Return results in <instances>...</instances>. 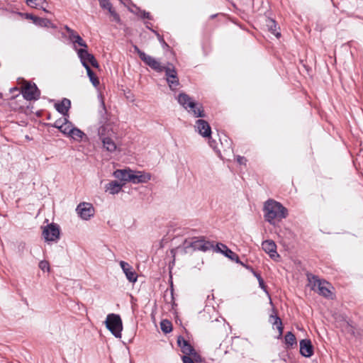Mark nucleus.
Returning a JSON list of instances; mask_svg holds the SVG:
<instances>
[{
	"instance_id": "obj_1",
	"label": "nucleus",
	"mask_w": 363,
	"mask_h": 363,
	"mask_svg": "<svg viewBox=\"0 0 363 363\" xmlns=\"http://www.w3.org/2000/svg\"><path fill=\"white\" fill-rule=\"evenodd\" d=\"M265 220L272 225L275 224L276 220H281L288 216V210L279 202L269 199L266 201L264 207Z\"/></svg>"
},
{
	"instance_id": "obj_2",
	"label": "nucleus",
	"mask_w": 363,
	"mask_h": 363,
	"mask_svg": "<svg viewBox=\"0 0 363 363\" xmlns=\"http://www.w3.org/2000/svg\"><path fill=\"white\" fill-rule=\"evenodd\" d=\"M177 101L184 108L188 110V112L195 118L206 117L203 105L194 101L186 93H180L178 95Z\"/></svg>"
},
{
	"instance_id": "obj_3",
	"label": "nucleus",
	"mask_w": 363,
	"mask_h": 363,
	"mask_svg": "<svg viewBox=\"0 0 363 363\" xmlns=\"http://www.w3.org/2000/svg\"><path fill=\"white\" fill-rule=\"evenodd\" d=\"M185 253H188L189 249H192L193 251L200 250L206 252L214 248V245L210 241L204 240L203 237L194 238L191 240L186 239L183 243Z\"/></svg>"
},
{
	"instance_id": "obj_4",
	"label": "nucleus",
	"mask_w": 363,
	"mask_h": 363,
	"mask_svg": "<svg viewBox=\"0 0 363 363\" xmlns=\"http://www.w3.org/2000/svg\"><path fill=\"white\" fill-rule=\"evenodd\" d=\"M106 328L116 337H121L123 323L121 316L118 314L110 313L105 320Z\"/></svg>"
},
{
	"instance_id": "obj_5",
	"label": "nucleus",
	"mask_w": 363,
	"mask_h": 363,
	"mask_svg": "<svg viewBox=\"0 0 363 363\" xmlns=\"http://www.w3.org/2000/svg\"><path fill=\"white\" fill-rule=\"evenodd\" d=\"M165 72L166 81L168 84L169 89L172 91H175L179 86V79L177 75V72L173 64L168 62L164 71Z\"/></svg>"
},
{
	"instance_id": "obj_6",
	"label": "nucleus",
	"mask_w": 363,
	"mask_h": 363,
	"mask_svg": "<svg viewBox=\"0 0 363 363\" xmlns=\"http://www.w3.org/2000/svg\"><path fill=\"white\" fill-rule=\"evenodd\" d=\"M42 235L46 242H57L60 239V226L55 223H51L43 228Z\"/></svg>"
},
{
	"instance_id": "obj_7",
	"label": "nucleus",
	"mask_w": 363,
	"mask_h": 363,
	"mask_svg": "<svg viewBox=\"0 0 363 363\" xmlns=\"http://www.w3.org/2000/svg\"><path fill=\"white\" fill-rule=\"evenodd\" d=\"M24 99L28 101L38 100L40 96V91L35 83L26 82L21 90Z\"/></svg>"
},
{
	"instance_id": "obj_8",
	"label": "nucleus",
	"mask_w": 363,
	"mask_h": 363,
	"mask_svg": "<svg viewBox=\"0 0 363 363\" xmlns=\"http://www.w3.org/2000/svg\"><path fill=\"white\" fill-rule=\"evenodd\" d=\"M313 279H314V281L312 289L314 291H318V293L320 295L325 298H330L332 296V292L329 289L330 284L325 280L320 279L316 276H313Z\"/></svg>"
},
{
	"instance_id": "obj_9",
	"label": "nucleus",
	"mask_w": 363,
	"mask_h": 363,
	"mask_svg": "<svg viewBox=\"0 0 363 363\" xmlns=\"http://www.w3.org/2000/svg\"><path fill=\"white\" fill-rule=\"evenodd\" d=\"M213 250L214 252H220L224 255L226 257L229 258L232 261L235 262L236 263H239L242 266H245V264H244L240 260L238 255L223 243H217L216 245H214Z\"/></svg>"
},
{
	"instance_id": "obj_10",
	"label": "nucleus",
	"mask_w": 363,
	"mask_h": 363,
	"mask_svg": "<svg viewBox=\"0 0 363 363\" xmlns=\"http://www.w3.org/2000/svg\"><path fill=\"white\" fill-rule=\"evenodd\" d=\"M77 54L83 66L84 63L85 65H89V63L95 68L99 67V65L95 57L87 51V48H84L79 49Z\"/></svg>"
},
{
	"instance_id": "obj_11",
	"label": "nucleus",
	"mask_w": 363,
	"mask_h": 363,
	"mask_svg": "<svg viewBox=\"0 0 363 363\" xmlns=\"http://www.w3.org/2000/svg\"><path fill=\"white\" fill-rule=\"evenodd\" d=\"M76 211L79 216L84 220H89L91 217L94 216V208L89 203L82 202L80 203Z\"/></svg>"
},
{
	"instance_id": "obj_12",
	"label": "nucleus",
	"mask_w": 363,
	"mask_h": 363,
	"mask_svg": "<svg viewBox=\"0 0 363 363\" xmlns=\"http://www.w3.org/2000/svg\"><path fill=\"white\" fill-rule=\"evenodd\" d=\"M262 247L272 259L276 260L279 257V255L277 252V245L273 240H267L263 241L262 243Z\"/></svg>"
},
{
	"instance_id": "obj_13",
	"label": "nucleus",
	"mask_w": 363,
	"mask_h": 363,
	"mask_svg": "<svg viewBox=\"0 0 363 363\" xmlns=\"http://www.w3.org/2000/svg\"><path fill=\"white\" fill-rule=\"evenodd\" d=\"M27 19H30L33 21V23L40 27L44 28H56V26L53 24L49 19L45 18H40L36 16H34L31 13L26 14Z\"/></svg>"
},
{
	"instance_id": "obj_14",
	"label": "nucleus",
	"mask_w": 363,
	"mask_h": 363,
	"mask_svg": "<svg viewBox=\"0 0 363 363\" xmlns=\"http://www.w3.org/2000/svg\"><path fill=\"white\" fill-rule=\"evenodd\" d=\"M196 129L199 133L204 138H210L211 135V128L209 123L203 119H198L196 121Z\"/></svg>"
},
{
	"instance_id": "obj_15",
	"label": "nucleus",
	"mask_w": 363,
	"mask_h": 363,
	"mask_svg": "<svg viewBox=\"0 0 363 363\" xmlns=\"http://www.w3.org/2000/svg\"><path fill=\"white\" fill-rule=\"evenodd\" d=\"M142 61L151 69L159 73L162 72L166 67V66L162 65L155 58L148 55H146Z\"/></svg>"
},
{
	"instance_id": "obj_16",
	"label": "nucleus",
	"mask_w": 363,
	"mask_h": 363,
	"mask_svg": "<svg viewBox=\"0 0 363 363\" xmlns=\"http://www.w3.org/2000/svg\"><path fill=\"white\" fill-rule=\"evenodd\" d=\"M300 354L305 357H311L313 355V346L311 340L303 339L299 342Z\"/></svg>"
},
{
	"instance_id": "obj_17",
	"label": "nucleus",
	"mask_w": 363,
	"mask_h": 363,
	"mask_svg": "<svg viewBox=\"0 0 363 363\" xmlns=\"http://www.w3.org/2000/svg\"><path fill=\"white\" fill-rule=\"evenodd\" d=\"M120 266L125 273L127 279L130 282L135 283L137 281L138 275L136 272L133 270V267L128 262L125 261H121Z\"/></svg>"
},
{
	"instance_id": "obj_18",
	"label": "nucleus",
	"mask_w": 363,
	"mask_h": 363,
	"mask_svg": "<svg viewBox=\"0 0 363 363\" xmlns=\"http://www.w3.org/2000/svg\"><path fill=\"white\" fill-rule=\"evenodd\" d=\"M177 344L186 356L189 357L196 353L194 347L181 335L177 338Z\"/></svg>"
},
{
	"instance_id": "obj_19",
	"label": "nucleus",
	"mask_w": 363,
	"mask_h": 363,
	"mask_svg": "<svg viewBox=\"0 0 363 363\" xmlns=\"http://www.w3.org/2000/svg\"><path fill=\"white\" fill-rule=\"evenodd\" d=\"M66 31L69 34V39L74 43L78 44L79 46L87 48L88 45L86 42L82 38V37L73 29L70 28L67 26L65 27Z\"/></svg>"
},
{
	"instance_id": "obj_20",
	"label": "nucleus",
	"mask_w": 363,
	"mask_h": 363,
	"mask_svg": "<svg viewBox=\"0 0 363 363\" xmlns=\"http://www.w3.org/2000/svg\"><path fill=\"white\" fill-rule=\"evenodd\" d=\"M71 107V101L67 98H63L60 102L55 104V109L63 116H69L68 111Z\"/></svg>"
},
{
	"instance_id": "obj_21",
	"label": "nucleus",
	"mask_w": 363,
	"mask_h": 363,
	"mask_svg": "<svg viewBox=\"0 0 363 363\" xmlns=\"http://www.w3.org/2000/svg\"><path fill=\"white\" fill-rule=\"evenodd\" d=\"M151 179L149 173H143L142 172H135L132 171L131 182L133 184L146 183Z\"/></svg>"
},
{
	"instance_id": "obj_22",
	"label": "nucleus",
	"mask_w": 363,
	"mask_h": 363,
	"mask_svg": "<svg viewBox=\"0 0 363 363\" xmlns=\"http://www.w3.org/2000/svg\"><path fill=\"white\" fill-rule=\"evenodd\" d=\"M265 26H267L268 30L273 35H274L277 38L281 36V33L279 31V27L277 25V23L272 18H267L265 19Z\"/></svg>"
},
{
	"instance_id": "obj_23",
	"label": "nucleus",
	"mask_w": 363,
	"mask_h": 363,
	"mask_svg": "<svg viewBox=\"0 0 363 363\" xmlns=\"http://www.w3.org/2000/svg\"><path fill=\"white\" fill-rule=\"evenodd\" d=\"M113 176L121 180V182H131V176H132V170L130 169H117L113 172Z\"/></svg>"
},
{
	"instance_id": "obj_24",
	"label": "nucleus",
	"mask_w": 363,
	"mask_h": 363,
	"mask_svg": "<svg viewBox=\"0 0 363 363\" xmlns=\"http://www.w3.org/2000/svg\"><path fill=\"white\" fill-rule=\"evenodd\" d=\"M99 113V124L108 123L109 120L108 111L106 108L105 102L103 97L101 98V109Z\"/></svg>"
},
{
	"instance_id": "obj_25",
	"label": "nucleus",
	"mask_w": 363,
	"mask_h": 363,
	"mask_svg": "<svg viewBox=\"0 0 363 363\" xmlns=\"http://www.w3.org/2000/svg\"><path fill=\"white\" fill-rule=\"evenodd\" d=\"M269 319L270 322H272L274 325L277 326V328L279 331V335L277 338H281L283 335L284 327L281 318L277 315L275 314L271 315Z\"/></svg>"
},
{
	"instance_id": "obj_26",
	"label": "nucleus",
	"mask_w": 363,
	"mask_h": 363,
	"mask_svg": "<svg viewBox=\"0 0 363 363\" xmlns=\"http://www.w3.org/2000/svg\"><path fill=\"white\" fill-rule=\"evenodd\" d=\"M123 185L124 183L121 184L117 181H111L106 184V188L107 191H109L110 194H116L121 190Z\"/></svg>"
},
{
	"instance_id": "obj_27",
	"label": "nucleus",
	"mask_w": 363,
	"mask_h": 363,
	"mask_svg": "<svg viewBox=\"0 0 363 363\" xmlns=\"http://www.w3.org/2000/svg\"><path fill=\"white\" fill-rule=\"evenodd\" d=\"M103 143V147L107 151L113 152L116 150V145L115 142L109 137H105L101 139Z\"/></svg>"
},
{
	"instance_id": "obj_28",
	"label": "nucleus",
	"mask_w": 363,
	"mask_h": 363,
	"mask_svg": "<svg viewBox=\"0 0 363 363\" xmlns=\"http://www.w3.org/2000/svg\"><path fill=\"white\" fill-rule=\"evenodd\" d=\"M84 67L86 69L87 75L89 78L90 82L93 84V86L94 87H97L100 84L99 78L96 77V75L95 74L94 71L91 69V67H89V65H85L84 63Z\"/></svg>"
},
{
	"instance_id": "obj_29",
	"label": "nucleus",
	"mask_w": 363,
	"mask_h": 363,
	"mask_svg": "<svg viewBox=\"0 0 363 363\" xmlns=\"http://www.w3.org/2000/svg\"><path fill=\"white\" fill-rule=\"evenodd\" d=\"M247 269L250 270L252 272V273L253 274V275L257 278L258 282H259V287L265 292L267 293V294H269L268 293V291H267V285L265 284L264 281V279H262V277H261L260 274L258 273L257 272L255 271L254 269L252 267H250L248 265H245V266Z\"/></svg>"
},
{
	"instance_id": "obj_30",
	"label": "nucleus",
	"mask_w": 363,
	"mask_h": 363,
	"mask_svg": "<svg viewBox=\"0 0 363 363\" xmlns=\"http://www.w3.org/2000/svg\"><path fill=\"white\" fill-rule=\"evenodd\" d=\"M69 131L71 132L69 136L77 141H81L83 137L86 135L84 132L75 127L71 128Z\"/></svg>"
},
{
	"instance_id": "obj_31",
	"label": "nucleus",
	"mask_w": 363,
	"mask_h": 363,
	"mask_svg": "<svg viewBox=\"0 0 363 363\" xmlns=\"http://www.w3.org/2000/svg\"><path fill=\"white\" fill-rule=\"evenodd\" d=\"M111 127L108 123L101 124L100 127L98 129V134L100 139L109 136V131L111 130Z\"/></svg>"
},
{
	"instance_id": "obj_32",
	"label": "nucleus",
	"mask_w": 363,
	"mask_h": 363,
	"mask_svg": "<svg viewBox=\"0 0 363 363\" xmlns=\"http://www.w3.org/2000/svg\"><path fill=\"white\" fill-rule=\"evenodd\" d=\"M285 344L288 346L292 347L293 345H296V338L294 334L292 332H287L284 337Z\"/></svg>"
},
{
	"instance_id": "obj_33",
	"label": "nucleus",
	"mask_w": 363,
	"mask_h": 363,
	"mask_svg": "<svg viewBox=\"0 0 363 363\" xmlns=\"http://www.w3.org/2000/svg\"><path fill=\"white\" fill-rule=\"evenodd\" d=\"M60 127L61 128L60 129V131L65 135H67L68 136L71 132L69 130H71V128H74L72 123L70 121H69L68 119L67 120V121L64 122L63 125H60Z\"/></svg>"
},
{
	"instance_id": "obj_34",
	"label": "nucleus",
	"mask_w": 363,
	"mask_h": 363,
	"mask_svg": "<svg viewBox=\"0 0 363 363\" xmlns=\"http://www.w3.org/2000/svg\"><path fill=\"white\" fill-rule=\"evenodd\" d=\"M160 328L164 333H169L172 330V323L167 320H163L161 321Z\"/></svg>"
},
{
	"instance_id": "obj_35",
	"label": "nucleus",
	"mask_w": 363,
	"mask_h": 363,
	"mask_svg": "<svg viewBox=\"0 0 363 363\" xmlns=\"http://www.w3.org/2000/svg\"><path fill=\"white\" fill-rule=\"evenodd\" d=\"M26 4L35 8H43V4H47L45 0H26Z\"/></svg>"
},
{
	"instance_id": "obj_36",
	"label": "nucleus",
	"mask_w": 363,
	"mask_h": 363,
	"mask_svg": "<svg viewBox=\"0 0 363 363\" xmlns=\"http://www.w3.org/2000/svg\"><path fill=\"white\" fill-rule=\"evenodd\" d=\"M67 116H63L58 120H57L53 124H48L49 126L56 128L57 129H60V125H63L64 122L67 121Z\"/></svg>"
},
{
	"instance_id": "obj_37",
	"label": "nucleus",
	"mask_w": 363,
	"mask_h": 363,
	"mask_svg": "<svg viewBox=\"0 0 363 363\" xmlns=\"http://www.w3.org/2000/svg\"><path fill=\"white\" fill-rule=\"evenodd\" d=\"M99 5L103 9H111L112 4L109 1V0H99Z\"/></svg>"
},
{
	"instance_id": "obj_38",
	"label": "nucleus",
	"mask_w": 363,
	"mask_h": 363,
	"mask_svg": "<svg viewBox=\"0 0 363 363\" xmlns=\"http://www.w3.org/2000/svg\"><path fill=\"white\" fill-rule=\"evenodd\" d=\"M108 12L110 13L111 16L113 18V20L116 21V22H120L121 21V18H120V16L116 12V11L113 9V7L111 6V9H108Z\"/></svg>"
},
{
	"instance_id": "obj_39",
	"label": "nucleus",
	"mask_w": 363,
	"mask_h": 363,
	"mask_svg": "<svg viewBox=\"0 0 363 363\" xmlns=\"http://www.w3.org/2000/svg\"><path fill=\"white\" fill-rule=\"evenodd\" d=\"M39 267L40 268V269H42L44 272L50 270L49 263H48V262H47L45 260L40 261L39 262Z\"/></svg>"
},
{
	"instance_id": "obj_40",
	"label": "nucleus",
	"mask_w": 363,
	"mask_h": 363,
	"mask_svg": "<svg viewBox=\"0 0 363 363\" xmlns=\"http://www.w3.org/2000/svg\"><path fill=\"white\" fill-rule=\"evenodd\" d=\"M135 52L138 55L140 59L142 60L147 55L145 52L142 51L137 45H133Z\"/></svg>"
},
{
	"instance_id": "obj_41",
	"label": "nucleus",
	"mask_w": 363,
	"mask_h": 363,
	"mask_svg": "<svg viewBox=\"0 0 363 363\" xmlns=\"http://www.w3.org/2000/svg\"><path fill=\"white\" fill-rule=\"evenodd\" d=\"M157 36L160 43L162 44L163 48L169 47L168 44L164 41L162 36H161L157 31L152 30Z\"/></svg>"
},
{
	"instance_id": "obj_42",
	"label": "nucleus",
	"mask_w": 363,
	"mask_h": 363,
	"mask_svg": "<svg viewBox=\"0 0 363 363\" xmlns=\"http://www.w3.org/2000/svg\"><path fill=\"white\" fill-rule=\"evenodd\" d=\"M140 13L142 18L152 19V16L149 12L144 10H140Z\"/></svg>"
},
{
	"instance_id": "obj_43",
	"label": "nucleus",
	"mask_w": 363,
	"mask_h": 363,
	"mask_svg": "<svg viewBox=\"0 0 363 363\" xmlns=\"http://www.w3.org/2000/svg\"><path fill=\"white\" fill-rule=\"evenodd\" d=\"M236 161L240 164H246L247 159L245 157L238 155Z\"/></svg>"
},
{
	"instance_id": "obj_44",
	"label": "nucleus",
	"mask_w": 363,
	"mask_h": 363,
	"mask_svg": "<svg viewBox=\"0 0 363 363\" xmlns=\"http://www.w3.org/2000/svg\"><path fill=\"white\" fill-rule=\"evenodd\" d=\"M209 138L208 143H209L210 146H211V147H213V149H215V148H216V145H216V141H215L214 140H211V137H210V138Z\"/></svg>"
},
{
	"instance_id": "obj_45",
	"label": "nucleus",
	"mask_w": 363,
	"mask_h": 363,
	"mask_svg": "<svg viewBox=\"0 0 363 363\" xmlns=\"http://www.w3.org/2000/svg\"><path fill=\"white\" fill-rule=\"evenodd\" d=\"M225 147L226 148H230L231 147V143L230 142H228L226 138L225 139Z\"/></svg>"
},
{
	"instance_id": "obj_46",
	"label": "nucleus",
	"mask_w": 363,
	"mask_h": 363,
	"mask_svg": "<svg viewBox=\"0 0 363 363\" xmlns=\"http://www.w3.org/2000/svg\"><path fill=\"white\" fill-rule=\"evenodd\" d=\"M171 294H172V296H173V284H172V282H171ZM172 298H174V297H172Z\"/></svg>"
},
{
	"instance_id": "obj_47",
	"label": "nucleus",
	"mask_w": 363,
	"mask_h": 363,
	"mask_svg": "<svg viewBox=\"0 0 363 363\" xmlns=\"http://www.w3.org/2000/svg\"><path fill=\"white\" fill-rule=\"evenodd\" d=\"M40 9H42L43 11H44L45 12H48V11L46 9V8L44 6V4H43V8H40Z\"/></svg>"
},
{
	"instance_id": "obj_48",
	"label": "nucleus",
	"mask_w": 363,
	"mask_h": 363,
	"mask_svg": "<svg viewBox=\"0 0 363 363\" xmlns=\"http://www.w3.org/2000/svg\"><path fill=\"white\" fill-rule=\"evenodd\" d=\"M216 16V14H213L211 16V18H214Z\"/></svg>"
},
{
	"instance_id": "obj_49",
	"label": "nucleus",
	"mask_w": 363,
	"mask_h": 363,
	"mask_svg": "<svg viewBox=\"0 0 363 363\" xmlns=\"http://www.w3.org/2000/svg\"><path fill=\"white\" fill-rule=\"evenodd\" d=\"M220 142H221V145H223V143L222 142V140H220Z\"/></svg>"
}]
</instances>
